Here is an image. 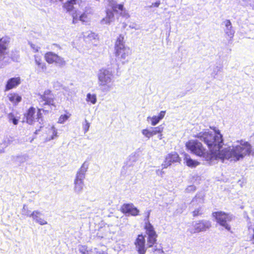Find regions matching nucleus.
<instances>
[{
	"label": "nucleus",
	"instance_id": "nucleus-33",
	"mask_svg": "<svg viewBox=\"0 0 254 254\" xmlns=\"http://www.w3.org/2000/svg\"><path fill=\"white\" fill-rule=\"evenodd\" d=\"M222 67L216 65L213 67V71L211 73V75L213 78H216V76L217 75L218 72L222 69Z\"/></svg>",
	"mask_w": 254,
	"mask_h": 254
},
{
	"label": "nucleus",
	"instance_id": "nucleus-57",
	"mask_svg": "<svg viewBox=\"0 0 254 254\" xmlns=\"http://www.w3.org/2000/svg\"><path fill=\"white\" fill-rule=\"evenodd\" d=\"M9 144H10V141L8 140V142L7 143H6V144H5V146H7Z\"/></svg>",
	"mask_w": 254,
	"mask_h": 254
},
{
	"label": "nucleus",
	"instance_id": "nucleus-53",
	"mask_svg": "<svg viewBox=\"0 0 254 254\" xmlns=\"http://www.w3.org/2000/svg\"><path fill=\"white\" fill-rule=\"evenodd\" d=\"M40 130V129H36L35 131L34 132L35 134H38V132Z\"/></svg>",
	"mask_w": 254,
	"mask_h": 254
},
{
	"label": "nucleus",
	"instance_id": "nucleus-20",
	"mask_svg": "<svg viewBox=\"0 0 254 254\" xmlns=\"http://www.w3.org/2000/svg\"><path fill=\"white\" fill-rule=\"evenodd\" d=\"M226 28L225 32L227 35L231 38H233L235 31L232 29V26L231 21L229 20H226L224 21Z\"/></svg>",
	"mask_w": 254,
	"mask_h": 254
},
{
	"label": "nucleus",
	"instance_id": "nucleus-8",
	"mask_svg": "<svg viewBox=\"0 0 254 254\" xmlns=\"http://www.w3.org/2000/svg\"><path fill=\"white\" fill-rule=\"evenodd\" d=\"M211 227V223L206 220H199L193 225V228L188 230L190 234L206 231Z\"/></svg>",
	"mask_w": 254,
	"mask_h": 254
},
{
	"label": "nucleus",
	"instance_id": "nucleus-42",
	"mask_svg": "<svg viewBox=\"0 0 254 254\" xmlns=\"http://www.w3.org/2000/svg\"><path fill=\"white\" fill-rule=\"evenodd\" d=\"M151 119V125L152 126L156 125L159 123V122L160 121L156 116H153Z\"/></svg>",
	"mask_w": 254,
	"mask_h": 254
},
{
	"label": "nucleus",
	"instance_id": "nucleus-58",
	"mask_svg": "<svg viewBox=\"0 0 254 254\" xmlns=\"http://www.w3.org/2000/svg\"><path fill=\"white\" fill-rule=\"evenodd\" d=\"M252 214L254 216V209L252 211Z\"/></svg>",
	"mask_w": 254,
	"mask_h": 254
},
{
	"label": "nucleus",
	"instance_id": "nucleus-60",
	"mask_svg": "<svg viewBox=\"0 0 254 254\" xmlns=\"http://www.w3.org/2000/svg\"><path fill=\"white\" fill-rule=\"evenodd\" d=\"M42 127H42V126H41L40 127V129H41Z\"/></svg>",
	"mask_w": 254,
	"mask_h": 254
},
{
	"label": "nucleus",
	"instance_id": "nucleus-18",
	"mask_svg": "<svg viewBox=\"0 0 254 254\" xmlns=\"http://www.w3.org/2000/svg\"><path fill=\"white\" fill-rule=\"evenodd\" d=\"M35 113V109L33 107L30 108L26 113L25 114V116L26 119V122L29 125L33 124L34 121V114Z\"/></svg>",
	"mask_w": 254,
	"mask_h": 254
},
{
	"label": "nucleus",
	"instance_id": "nucleus-15",
	"mask_svg": "<svg viewBox=\"0 0 254 254\" xmlns=\"http://www.w3.org/2000/svg\"><path fill=\"white\" fill-rule=\"evenodd\" d=\"M21 83V79L19 77H12L9 79L5 85V91H8L16 87Z\"/></svg>",
	"mask_w": 254,
	"mask_h": 254
},
{
	"label": "nucleus",
	"instance_id": "nucleus-55",
	"mask_svg": "<svg viewBox=\"0 0 254 254\" xmlns=\"http://www.w3.org/2000/svg\"><path fill=\"white\" fill-rule=\"evenodd\" d=\"M127 25V24L124 23L123 24V28H125L126 27Z\"/></svg>",
	"mask_w": 254,
	"mask_h": 254
},
{
	"label": "nucleus",
	"instance_id": "nucleus-14",
	"mask_svg": "<svg viewBox=\"0 0 254 254\" xmlns=\"http://www.w3.org/2000/svg\"><path fill=\"white\" fill-rule=\"evenodd\" d=\"M42 215L43 214L41 212L35 210L31 213L30 217H32L35 222L41 225H46L47 224V222L41 217Z\"/></svg>",
	"mask_w": 254,
	"mask_h": 254
},
{
	"label": "nucleus",
	"instance_id": "nucleus-3",
	"mask_svg": "<svg viewBox=\"0 0 254 254\" xmlns=\"http://www.w3.org/2000/svg\"><path fill=\"white\" fill-rule=\"evenodd\" d=\"M186 146L191 153L202 157L209 164L213 163V157L214 156L206 151L201 142L197 140H190L186 143Z\"/></svg>",
	"mask_w": 254,
	"mask_h": 254
},
{
	"label": "nucleus",
	"instance_id": "nucleus-9",
	"mask_svg": "<svg viewBox=\"0 0 254 254\" xmlns=\"http://www.w3.org/2000/svg\"><path fill=\"white\" fill-rule=\"evenodd\" d=\"M145 229L146 230V233L148 235L147 246V247L150 248L153 247L154 244L156 243L157 235L154 230L153 226L150 223H148L147 226H145Z\"/></svg>",
	"mask_w": 254,
	"mask_h": 254
},
{
	"label": "nucleus",
	"instance_id": "nucleus-34",
	"mask_svg": "<svg viewBox=\"0 0 254 254\" xmlns=\"http://www.w3.org/2000/svg\"><path fill=\"white\" fill-rule=\"evenodd\" d=\"M142 133L145 137L149 138L151 136H153L151 127L149 129H144L142 130Z\"/></svg>",
	"mask_w": 254,
	"mask_h": 254
},
{
	"label": "nucleus",
	"instance_id": "nucleus-17",
	"mask_svg": "<svg viewBox=\"0 0 254 254\" xmlns=\"http://www.w3.org/2000/svg\"><path fill=\"white\" fill-rule=\"evenodd\" d=\"M34 61L37 66L38 72H44L46 70L47 67L46 64L43 62L40 56L34 55Z\"/></svg>",
	"mask_w": 254,
	"mask_h": 254
},
{
	"label": "nucleus",
	"instance_id": "nucleus-10",
	"mask_svg": "<svg viewBox=\"0 0 254 254\" xmlns=\"http://www.w3.org/2000/svg\"><path fill=\"white\" fill-rule=\"evenodd\" d=\"M134 245L135 246V250L139 254H145L146 252V248L145 247V237L142 234L138 235Z\"/></svg>",
	"mask_w": 254,
	"mask_h": 254
},
{
	"label": "nucleus",
	"instance_id": "nucleus-32",
	"mask_svg": "<svg viewBox=\"0 0 254 254\" xmlns=\"http://www.w3.org/2000/svg\"><path fill=\"white\" fill-rule=\"evenodd\" d=\"M153 135L157 133H160L162 132L164 129V126L163 125H160L157 127H151Z\"/></svg>",
	"mask_w": 254,
	"mask_h": 254
},
{
	"label": "nucleus",
	"instance_id": "nucleus-31",
	"mask_svg": "<svg viewBox=\"0 0 254 254\" xmlns=\"http://www.w3.org/2000/svg\"><path fill=\"white\" fill-rule=\"evenodd\" d=\"M86 101L91 102L92 104H95L97 102L96 95L88 93L86 96Z\"/></svg>",
	"mask_w": 254,
	"mask_h": 254
},
{
	"label": "nucleus",
	"instance_id": "nucleus-29",
	"mask_svg": "<svg viewBox=\"0 0 254 254\" xmlns=\"http://www.w3.org/2000/svg\"><path fill=\"white\" fill-rule=\"evenodd\" d=\"M8 121L9 122L12 123L14 125H17L18 123L19 118L14 113H10L7 115Z\"/></svg>",
	"mask_w": 254,
	"mask_h": 254
},
{
	"label": "nucleus",
	"instance_id": "nucleus-54",
	"mask_svg": "<svg viewBox=\"0 0 254 254\" xmlns=\"http://www.w3.org/2000/svg\"><path fill=\"white\" fill-rule=\"evenodd\" d=\"M162 134L161 133H160L158 135V137L160 139L162 138Z\"/></svg>",
	"mask_w": 254,
	"mask_h": 254
},
{
	"label": "nucleus",
	"instance_id": "nucleus-35",
	"mask_svg": "<svg viewBox=\"0 0 254 254\" xmlns=\"http://www.w3.org/2000/svg\"><path fill=\"white\" fill-rule=\"evenodd\" d=\"M193 217H196L201 215L203 213L202 207L199 206L197 208L195 209L192 212Z\"/></svg>",
	"mask_w": 254,
	"mask_h": 254
},
{
	"label": "nucleus",
	"instance_id": "nucleus-46",
	"mask_svg": "<svg viewBox=\"0 0 254 254\" xmlns=\"http://www.w3.org/2000/svg\"><path fill=\"white\" fill-rule=\"evenodd\" d=\"M165 113H166L165 111H162L159 113V115L158 116H157V117L159 118V119L160 120H161L164 118V117L165 116Z\"/></svg>",
	"mask_w": 254,
	"mask_h": 254
},
{
	"label": "nucleus",
	"instance_id": "nucleus-11",
	"mask_svg": "<svg viewBox=\"0 0 254 254\" xmlns=\"http://www.w3.org/2000/svg\"><path fill=\"white\" fill-rule=\"evenodd\" d=\"M9 43L10 38L7 36H4L0 39V61L4 59Z\"/></svg>",
	"mask_w": 254,
	"mask_h": 254
},
{
	"label": "nucleus",
	"instance_id": "nucleus-21",
	"mask_svg": "<svg viewBox=\"0 0 254 254\" xmlns=\"http://www.w3.org/2000/svg\"><path fill=\"white\" fill-rule=\"evenodd\" d=\"M28 159V156L24 155H20L13 157V161L15 165H19L20 164L26 162Z\"/></svg>",
	"mask_w": 254,
	"mask_h": 254
},
{
	"label": "nucleus",
	"instance_id": "nucleus-36",
	"mask_svg": "<svg viewBox=\"0 0 254 254\" xmlns=\"http://www.w3.org/2000/svg\"><path fill=\"white\" fill-rule=\"evenodd\" d=\"M84 36L87 38H88L90 40H94L95 39L97 35L92 32H87L85 34V35H84Z\"/></svg>",
	"mask_w": 254,
	"mask_h": 254
},
{
	"label": "nucleus",
	"instance_id": "nucleus-45",
	"mask_svg": "<svg viewBox=\"0 0 254 254\" xmlns=\"http://www.w3.org/2000/svg\"><path fill=\"white\" fill-rule=\"evenodd\" d=\"M196 190V187L194 185H190L186 189L187 192H193Z\"/></svg>",
	"mask_w": 254,
	"mask_h": 254
},
{
	"label": "nucleus",
	"instance_id": "nucleus-19",
	"mask_svg": "<svg viewBox=\"0 0 254 254\" xmlns=\"http://www.w3.org/2000/svg\"><path fill=\"white\" fill-rule=\"evenodd\" d=\"M114 20V15L112 11L107 10L106 11V16L102 19L101 23L102 24H109Z\"/></svg>",
	"mask_w": 254,
	"mask_h": 254
},
{
	"label": "nucleus",
	"instance_id": "nucleus-13",
	"mask_svg": "<svg viewBox=\"0 0 254 254\" xmlns=\"http://www.w3.org/2000/svg\"><path fill=\"white\" fill-rule=\"evenodd\" d=\"M180 158L179 155L175 152L169 154L166 157L164 164H162L163 168H167L171 165L172 163L179 162Z\"/></svg>",
	"mask_w": 254,
	"mask_h": 254
},
{
	"label": "nucleus",
	"instance_id": "nucleus-52",
	"mask_svg": "<svg viewBox=\"0 0 254 254\" xmlns=\"http://www.w3.org/2000/svg\"><path fill=\"white\" fill-rule=\"evenodd\" d=\"M11 59H12L13 61H17V57H11Z\"/></svg>",
	"mask_w": 254,
	"mask_h": 254
},
{
	"label": "nucleus",
	"instance_id": "nucleus-6",
	"mask_svg": "<svg viewBox=\"0 0 254 254\" xmlns=\"http://www.w3.org/2000/svg\"><path fill=\"white\" fill-rule=\"evenodd\" d=\"M46 61L49 64L55 63L59 67H63L66 64L64 58L53 52H48L44 56Z\"/></svg>",
	"mask_w": 254,
	"mask_h": 254
},
{
	"label": "nucleus",
	"instance_id": "nucleus-23",
	"mask_svg": "<svg viewBox=\"0 0 254 254\" xmlns=\"http://www.w3.org/2000/svg\"><path fill=\"white\" fill-rule=\"evenodd\" d=\"M204 194L202 192H198L195 197L192 199L191 204L194 205L196 204L202 203L203 202Z\"/></svg>",
	"mask_w": 254,
	"mask_h": 254
},
{
	"label": "nucleus",
	"instance_id": "nucleus-40",
	"mask_svg": "<svg viewBox=\"0 0 254 254\" xmlns=\"http://www.w3.org/2000/svg\"><path fill=\"white\" fill-rule=\"evenodd\" d=\"M90 126V123L85 119V124H83V128L85 133L87 132L89 130Z\"/></svg>",
	"mask_w": 254,
	"mask_h": 254
},
{
	"label": "nucleus",
	"instance_id": "nucleus-4",
	"mask_svg": "<svg viewBox=\"0 0 254 254\" xmlns=\"http://www.w3.org/2000/svg\"><path fill=\"white\" fill-rule=\"evenodd\" d=\"M212 215L215 218L217 223L228 231L231 232V227L229 225V223L235 219L234 215L221 211L214 212Z\"/></svg>",
	"mask_w": 254,
	"mask_h": 254
},
{
	"label": "nucleus",
	"instance_id": "nucleus-5",
	"mask_svg": "<svg viewBox=\"0 0 254 254\" xmlns=\"http://www.w3.org/2000/svg\"><path fill=\"white\" fill-rule=\"evenodd\" d=\"M124 39V36L120 35L117 39L115 46V56L121 60H125L127 57L131 54V50L129 47L125 46Z\"/></svg>",
	"mask_w": 254,
	"mask_h": 254
},
{
	"label": "nucleus",
	"instance_id": "nucleus-30",
	"mask_svg": "<svg viewBox=\"0 0 254 254\" xmlns=\"http://www.w3.org/2000/svg\"><path fill=\"white\" fill-rule=\"evenodd\" d=\"M90 18L89 16L88 13L86 12L82 13L79 17V20L83 23H87L89 21Z\"/></svg>",
	"mask_w": 254,
	"mask_h": 254
},
{
	"label": "nucleus",
	"instance_id": "nucleus-38",
	"mask_svg": "<svg viewBox=\"0 0 254 254\" xmlns=\"http://www.w3.org/2000/svg\"><path fill=\"white\" fill-rule=\"evenodd\" d=\"M41 109H39L38 112L37 113V119L38 120V122L41 125H44L43 120L42 119V115L41 113Z\"/></svg>",
	"mask_w": 254,
	"mask_h": 254
},
{
	"label": "nucleus",
	"instance_id": "nucleus-59",
	"mask_svg": "<svg viewBox=\"0 0 254 254\" xmlns=\"http://www.w3.org/2000/svg\"><path fill=\"white\" fill-rule=\"evenodd\" d=\"M196 177V180L198 178H199V176H195Z\"/></svg>",
	"mask_w": 254,
	"mask_h": 254
},
{
	"label": "nucleus",
	"instance_id": "nucleus-28",
	"mask_svg": "<svg viewBox=\"0 0 254 254\" xmlns=\"http://www.w3.org/2000/svg\"><path fill=\"white\" fill-rule=\"evenodd\" d=\"M112 8L114 12H119L121 14H122L124 11V5L122 4H118L117 3H112Z\"/></svg>",
	"mask_w": 254,
	"mask_h": 254
},
{
	"label": "nucleus",
	"instance_id": "nucleus-24",
	"mask_svg": "<svg viewBox=\"0 0 254 254\" xmlns=\"http://www.w3.org/2000/svg\"><path fill=\"white\" fill-rule=\"evenodd\" d=\"M89 161L90 159L88 158L83 163L79 170L77 172L76 175H85V173L86 172L88 168Z\"/></svg>",
	"mask_w": 254,
	"mask_h": 254
},
{
	"label": "nucleus",
	"instance_id": "nucleus-26",
	"mask_svg": "<svg viewBox=\"0 0 254 254\" xmlns=\"http://www.w3.org/2000/svg\"><path fill=\"white\" fill-rule=\"evenodd\" d=\"M49 134H51L50 136L47 137L46 138V141H49L51 140H53L56 137H57V129L54 127L52 126L50 129H49Z\"/></svg>",
	"mask_w": 254,
	"mask_h": 254
},
{
	"label": "nucleus",
	"instance_id": "nucleus-12",
	"mask_svg": "<svg viewBox=\"0 0 254 254\" xmlns=\"http://www.w3.org/2000/svg\"><path fill=\"white\" fill-rule=\"evenodd\" d=\"M121 211L126 215L135 216L138 215L139 210L132 203H125L121 207Z\"/></svg>",
	"mask_w": 254,
	"mask_h": 254
},
{
	"label": "nucleus",
	"instance_id": "nucleus-41",
	"mask_svg": "<svg viewBox=\"0 0 254 254\" xmlns=\"http://www.w3.org/2000/svg\"><path fill=\"white\" fill-rule=\"evenodd\" d=\"M29 44L30 45L31 49L33 50L34 52H38L39 50L40 49V47L32 43L31 42H29Z\"/></svg>",
	"mask_w": 254,
	"mask_h": 254
},
{
	"label": "nucleus",
	"instance_id": "nucleus-16",
	"mask_svg": "<svg viewBox=\"0 0 254 254\" xmlns=\"http://www.w3.org/2000/svg\"><path fill=\"white\" fill-rule=\"evenodd\" d=\"M84 179V176H76V178L74 180V191L75 192L79 193H80L83 189V180Z\"/></svg>",
	"mask_w": 254,
	"mask_h": 254
},
{
	"label": "nucleus",
	"instance_id": "nucleus-61",
	"mask_svg": "<svg viewBox=\"0 0 254 254\" xmlns=\"http://www.w3.org/2000/svg\"><path fill=\"white\" fill-rule=\"evenodd\" d=\"M247 218H248V219H250V218H249V217L248 216H247Z\"/></svg>",
	"mask_w": 254,
	"mask_h": 254
},
{
	"label": "nucleus",
	"instance_id": "nucleus-44",
	"mask_svg": "<svg viewBox=\"0 0 254 254\" xmlns=\"http://www.w3.org/2000/svg\"><path fill=\"white\" fill-rule=\"evenodd\" d=\"M136 159V157L134 155H131L129 156L128 161L127 162V165L128 166H130L131 165H132V164L131 163L132 162H133Z\"/></svg>",
	"mask_w": 254,
	"mask_h": 254
},
{
	"label": "nucleus",
	"instance_id": "nucleus-25",
	"mask_svg": "<svg viewBox=\"0 0 254 254\" xmlns=\"http://www.w3.org/2000/svg\"><path fill=\"white\" fill-rule=\"evenodd\" d=\"M10 102L13 104H17L21 100V97L16 93H11L8 95Z\"/></svg>",
	"mask_w": 254,
	"mask_h": 254
},
{
	"label": "nucleus",
	"instance_id": "nucleus-47",
	"mask_svg": "<svg viewBox=\"0 0 254 254\" xmlns=\"http://www.w3.org/2000/svg\"><path fill=\"white\" fill-rule=\"evenodd\" d=\"M160 4V0H157L155 2L152 3L151 5H150V7H158L159 5Z\"/></svg>",
	"mask_w": 254,
	"mask_h": 254
},
{
	"label": "nucleus",
	"instance_id": "nucleus-49",
	"mask_svg": "<svg viewBox=\"0 0 254 254\" xmlns=\"http://www.w3.org/2000/svg\"><path fill=\"white\" fill-rule=\"evenodd\" d=\"M244 5L247 6L251 4V0H243Z\"/></svg>",
	"mask_w": 254,
	"mask_h": 254
},
{
	"label": "nucleus",
	"instance_id": "nucleus-48",
	"mask_svg": "<svg viewBox=\"0 0 254 254\" xmlns=\"http://www.w3.org/2000/svg\"><path fill=\"white\" fill-rule=\"evenodd\" d=\"M72 17H73L72 23L74 24L77 23V21L79 20V19H78V18H77V15H73Z\"/></svg>",
	"mask_w": 254,
	"mask_h": 254
},
{
	"label": "nucleus",
	"instance_id": "nucleus-1",
	"mask_svg": "<svg viewBox=\"0 0 254 254\" xmlns=\"http://www.w3.org/2000/svg\"><path fill=\"white\" fill-rule=\"evenodd\" d=\"M196 137L205 143L210 150L209 154H213V162L218 159L224 162L225 159L231 161H237L249 155L252 151V146L248 142L241 140L240 144L233 145L220 150L223 145V136L219 130L214 129V132L201 131Z\"/></svg>",
	"mask_w": 254,
	"mask_h": 254
},
{
	"label": "nucleus",
	"instance_id": "nucleus-43",
	"mask_svg": "<svg viewBox=\"0 0 254 254\" xmlns=\"http://www.w3.org/2000/svg\"><path fill=\"white\" fill-rule=\"evenodd\" d=\"M68 119V116L66 115H62L60 116L58 122L60 124H63Z\"/></svg>",
	"mask_w": 254,
	"mask_h": 254
},
{
	"label": "nucleus",
	"instance_id": "nucleus-7",
	"mask_svg": "<svg viewBox=\"0 0 254 254\" xmlns=\"http://www.w3.org/2000/svg\"><path fill=\"white\" fill-rule=\"evenodd\" d=\"M40 102L42 106L48 105L51 109H56L55 97L50 90H46L44 94L40 95Z\"/></svg>",
	"mask_w": 254,
	"mask_h": 254
},
{
	"label": "nucleus",
	"instance_id": "nucleus-27",
	"mask_svg": "<svg viewBox=\"0 0 254 254\" xmlns=\"http://www.w3.org/2000/svg\"><path fill=\"white\" fill-rule=\"evenodd\" d=\"M77 3V0H68L64 4V7L67 11H71L74 9V5Z\"/></svg>",
	"mask_w": 254,
	"mask_h": 254
},
{
	"label": "nucleus",
	"instance_id": "nucleus-37",
	"mask_svg": "<svg viewBox=\"0 0 254 254\" xmlns=\"http://www.w3.org/2000/svg\"><path fill=\"white\" fill-rule=\"evenodd\" d=\"M22 215L30 217L31 213H30V211L28 209V207L25 204L23 205L22 210Z\"/></svg>",
	"mask_w": 254,
	"mask_h": 254
},
{
	"label": "nucleus",
	"instance_id": "nucleus-2",
	"mask_svg": "<svg viewBox=\"0 0 254 254\" xmlns=\"http://www.w3.org/2000/svg\"><path fill=\"white\" fill-rule=\"evenodd\" d=\"M98 77L99 86L102 92L107 93L113 88L112 82L114 78V75L111 69L108 68L100 69Z\"/></svg>",
	"mask_w": 254,
	"mask_h": 254
},
{
	"label": "nucleus",
	"instance_id": "nucleus-50",
	"mask_svg": "<svg viewBox=\"0 0 254 254\" xmlns=\"http://www.w3.org/2000/svg\"><path fill=\"white\" fill-rule=\"evenodd\" d=\"M96 254H107L105 252L99 251L96 252Z\"/></svg>",
	"mask_w": 254,
	"mask_h": 254
},
{
	"label": "nucleus",
	"instance_id": "nucleus-51",
	"mask_svg": "<svg viewBox=\"0 0 254 254\" xmlns=\"http://www.w3.org/2000/svg\"><path fill=\"white\" fill-rule=\"evenodd\" d=\"M129 27L131 29H136L135 25L134 24H132V25H129Z\"/></svg>",
	"mask_w": 254,
	"mask_h": 254
},
{
	"label": "nucleus",
	"instance_id": "nucleus-39",
	"mask_svg": "<svg viewBox=\"0 0 254 254\" xmlns=\"http://www.w3.org/2000/svg\"><path fill=\"white\" fill-rule=\"evenodd\" d=\"M150 212H151L150 210H148L147 211H146L145 212V217L144 218V221H145V226H147V224L148 223H150L149 221V218Z\"/></svg>",
	"mask_w": 254,
	"mask_h": 254
},
{
	"label": "nucleus",
	"instance_id": "nucleus-22",
	"mask_svg": "<svg viewBox=\"0 0 254 254\" xmlns=\"http://www.w3.org/2000/svg\"><path fill=\"white\" fill-rule=\"evenodd\" d=\"M184 157L185 162L189 167H195L198 164V162L192 159L189 155L185 154Z\"/></svg>",
	"mask_w": 254,
	"mask_h": 254
},
{
	"label": "nucleus",
	"instance_id": "nucleus-56",
	"mask_svg": "<svg viewBox=\"0 0 254 254\" xmlns=\"http://www.w3.org/2000/svg\"><path fill=\"white\" fill-rule=\"evenodd\" d=\"M50 0L51 2H52V1L54 2V1H56L57 0ZM59 0L60 1H63L64 0Z\"/></svg>",
	"mask_w": 254,
	"mask_h": 254
}]
</instances>
